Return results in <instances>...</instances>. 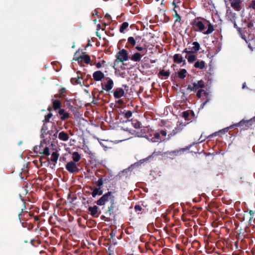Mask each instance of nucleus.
Listing matches in <instances>:
<instances>
[{"instance_id":"obj_9","label":"nucleus","mask_w":255,"mask_h":255,"mask_svg":"<svg viewBox=\"0 0 255 255\" xmlns=\"http://www.w3.org/2000/svg\"><path fill=\"white\" fill-rule=\"evenodd\" d=\"M88 211L89 214L94 218H98L101 214V211L99 210V207L96 205L89 207Z\"/></svg>"},{"instance_id":"obj_58","label":"nucleus","mask_w":255,"mask_h":255,"mask_svg":"<svg viewBox=\"0 0 255 255\" xmlns=\"http://www.w3.org/2000/svg\"><path fill=\"white\" fill-rule=\"evenodd\" d=\"M250 216H251V217H250V220H251L253 218L254 213L252 211H250Z\"/></svg>"},{"instance_id":"obj_36","label":"nucleus","mask_w":255,"mask_h":255,"mask_svg":"<svg viewBox=\"0 0 255 255\" xmlns=\"http://www.w3.org/2000/svg\"><path fill=\"white\" fill-rule=\"evenodd\" d=\"M86 78L84 79L83 81H84L85 82V85H84L86 87H88V86L87 85V84H88V81L89 80V79H90V84H92V79L91 78V76L89 74H88V75H86L85 76Z\"/></svg>"},{"instance_id":"obj_59","label":"nucleus","mask_w":255,"mask_h":255,"mask_svg":"<svg viewBox=\"0 0 255 255\" xmlns=\"http://www.w3.org/2000/svg\"><path fill=\"white\" fill-rule=\"evenodd\" d=\"M69 139V135L67 133L65 132V141Z\"/></svg>"},{"instance_id":"obj_31","label":"nucleus","mask_w":255,"mask_h":255,"mask_svg":"<svg viewBox=\"0 0 255 255\" xmlns=\"http://www.w3.org/2000/svg\"><path fill=\"white\" fill-rule=\"evenodd\" d=\"M214 30V28L213 25L211 23H209L207 30L206 31L203 32V33L205 34H209L211 33Z\"/></svg>"},{"instance_id":"obj_3","label":"nucleus","mask_w":255,"mask_h":255,"mask_svg":"<svg viewBox=\"0 0 255 255\" xmlns=\"http://www.w3.org/2000/svg\"><path fill=\"white\" fill-rule=\"evenodd\" d=\"M115 199V197L111 191H108L106 193L97 201H95V203L99 206H104L108 202H112Z\"/></svg>"},{"instance_id":"obj_60","label":"nucleus","mask_w":255,"mask_h":255,"mask_svg":"<svg viewBox=\"0 0 255 255\" xmlns=\"http://www.w3.org/2000/svg\"><path fill=\"white\" fill-rule=\"evenodd\" d=\"M176 2H178V0H174L172 2V4L174 6V7H176Z\"/></svg>"},{"instance_id":"obj_52","label":"nucleus","mask_w":255,"mask_h":255,"mask_svg":"<svg viewBox=\"0 0 255 255\" xmlns=\"http://www.w3.org/2000/svg\"><path fill=\"white\" fill-rule=\"evenodd\" d=\"M183 53H186L187 54H191L193 53L191 52V50H188L187 48H185L184 49V50L182 51Z\"/></svg>"},{"instance_id":"obj_23","label":"nucleus","mask_w":255,"mask_h":255,"mask_svg":"<svg viewBox=\"0 0 255 255\" xmlns=\"http://www.w3.org/2000/svg\"><path fill=\"white\" fill-rule=\"evenodd\" d=\"M120 115L123 116L124 118L128 120L132 117V112L131 111L124 110L121 112Z\"/></svg>"},{"instance_id":"obj_62","label":"nucleus","mask_w":255,"mask_h":255,"mask_svg":"<svg viewBox=\"0 0 255 255\" xmlns=\"http://www.w3.org/2000/svg\"><path fill=\"white\" fill-rule=\"evenodd\" d=\"M65 149L67 151H68L69 153H70V150H69V148H68V147H67H67H66V144H65Z\"/></svg>"},{"instance_id":"obj_64","label":"nucleus","mask_w":255,"mask_h":255,"mask_svg":"<svg viewBox=\"0 0 255 255\" xmlns=\"http://www.w3.org/2000/svg\"><path fill=\"white\" fill-rule=\"evenodd\" d=\"M53 67H54V69L55 70V71H58L59 70V69L58 68L55 67V66H54Z\"/></svg>"},{"instance_id":"obj_28","label":"nucleus","mask_w":255,"mask_h":255,"mask_svg":"<svg viewBox=\"0 0 255 255\" xmlns=\"http://www.w3.org/2000/svg\"><path fill=\"white\" fill-rule=\"evenodd\" d=\"M81 158V155L78 152L72 153V159L74 162H78Z\"/></svg>"},{"instance_id":"obj_22","label":"nucleus","mask_w":255,"mask_h":255,"mask_svg":"<svg viewBox=\"0 0 255 255\" xmlns=\"http://www.w3.org/2000/svg\"><path fill=\"white\" fill-rule=\"evenodd\" d=\"M115 199H114L113 201L110 202V205L108 206V211L107 213L110 215H111L114 212V209L115 208Z\"/></svg>"},{"instance_id":"obj_50","label":"nucleus","mask_w":255,"mask_h":255,"mask_svg":"<svg viewBox=\"0 0 255 255\" xmlns=\"http://www.w3.org/2000/svg\"><path fill=\"white\" fill-rule=\"evenodd\" d=\"M160 134H161L162 135L165 136L167 135V132H166V130H161L160 131Z\"/></svg>"},{"instance_id":"obj_19","label":"nucleus","mask_w":255,"mask_h":255,"mask_svg":"<svg viewBox=\"0 0 255 255\" xmlns=\"http://www.w3.org/2000/svg\"><path fill=\"white\" fill-rule=\"evenodd\" d=\"M173 62L178 64L183 62L184 65L186 64L185 60H183V58L179 54H175L173 56Z\"/></svg>"},{"instance_id":"obj_30","label":"nucleus","mask_w":255,"mask_h":255,"mask_svg":"<svg viewBox=\"0 0 255 255\" xmlns=\"http://www.w3.org/2000/svg\"><path fill=\"white\" fill-rule=\"evenodd\" d=\"M128 22H124L120 27V32L122 33L125 32V30L127 29L128 26Z\"/></svg>"},{"instance_id":"obj_53","label":"nucleus","mask_w":255,"mask_h":255,"mask_svg":"<svg viewBox=\"0 0 255 255\" xmlns=\"http://www.w3.org/2000/svg\"><path fill=\"white\" fill-rule=\"evenodd\" d=\"M116 233V231H115L114 230L112 231V232L110 234V235L111 238H113L115 236Z\"/></svg>"},{"instance_id":"obj_18","label":"nucleus","mask_w":255,"mask_h":255,"mask_svg":"<svg viewBox=\"0 0 255 255\" xmlns=\"http://www.w3.org/2000/svg\"><path fill=\"white\" fill-rule=\"evenodd\" d=\"M181 130V128H180L177 127L174 128L168 135V137L165 139V140H169L172 137L175 135L177 133L179 132ZM162 140H165V139H163Z\"/></svg>"},{"instance_id":"obj_48","label":"nucleus","mask_w":255,"mask_h":255,"mask_svg":"<svg viewBox=\"0 0 255 255\" xmlns=\"http://www.w3.org/2000/svg\"><path fill=\"white\" fill-rule=\"evenodd\" d=\"M250 7L255 10V0H252L250 5Z\"/></svg>"},{"instance_id":"obj_47","label":"nucleus","mask_w":255,"mask_h":255,"mask_svg":"<svg viewBox=\"0 0 255 255\" xmlns=\"http://www.w3.org/2000/svg\"><path fill=\"white\" fill-rule=\"evenodd\" d=\"M189 113L190 115V118L192 119L193 121L195 116V113L192 110H189Z\"/></svg>"},{"instance_id":"obj_11","label":"nucleus","mask_w":255,"mask_h":255,"mask_svg":"<svg viewBox=\"0 0 255 255\" xmlns=\"http://www.w3.org/2000/svg\"><path fill=\"white\" fill-rule=\"evenodd\" d=\"M253 121H255V117H254L253 118L250 119V120L246 121L244 120H242L239 123L231 126L230 128L234 127V126L241 127V126H243L244 125H246V127L247 128H249L250 126H251L253 125L252 123Z\"/></svg>"},{"instance_id":"obj_4","label":"nucleus","mask_w":255,"mask_h":255,"mask_svg":"<svg viewBox=\"0 0 255 255\" xmlns=\"http://www.w3.org/2000/svg\"><path fill=\"white\" fill-rule=\"evenodd\" d=\"M116 57L117 59L114 61V65H115L117 63H119L120 62H123L128 60L129 57L128 55V51L125 49L120 50L117 53ZM113 67L116 69L115 66H114Z\"/></svg>"},{"instance_id":"obj_38","label":"nucleus","mask_w":255,"mask_h":255,"mask_svg":"<svg viewBox=\"0 0 255 255\" xmlns=\"http://www.w3.org/2000/svg\"><path fill=\"white\" fill-rule=\"evenodd\" d=\"M132 125L133 127L135 128H139L141 127V123L137 121H132Z\"/></svg>"},{"instance_id":"obj_14","label":"nucleus","mask_w":255,"mask_h":255,"mask_svg":"<svg viewBox=\"0 0 255 255\" xmlns=\"http://www.w3.org/2000/svg\"><path fill=\"white\" fill-rule=\"evenodd\" d=\"M242 0H231V6L236 11H240L241 9Z\"/></svg>"},{"instance_id":"obj_29","label":"nucleus","mask_w":255,"mask_h":255,"mask_svg":"<svg viewBox=\"0 0 255 255\" xmlns=\"http://www.w3.org/2000/svg\"><path fill=\"white\" fill-rule=\"evenodd\" d=\"M58 157L59 155L56 151L53 152L50 158H49V162L52 161L53 163L56 162L58 158Z\"/></svg>"},{"instance_id":"obj_39","label":"nucleus","mask_w":255,"mask_h":255,"mask_svg":"<svg viewBox=\"0 0 255 255\" xmlns=\"http://www.w3.org/2000/svg\"><path fill=\"white\" fill-rule=\"evenodd\" d=\"M174 11L175 12L174 17L176 18L175 22H180L181 20V16L179 15V14L177 13V11L175 9H174Z\"/></svg>"},{"instance_id":"obj_63","label":"nucleus","mask_w":255,"mask_h":255,"mask_svg":"<svg viewBox=\"0 0 255 255\" xmlns=\"http://www.w3.org/2000/svg\"><path fill=\"white\" fill-rule=\"evenodd\" d=\"M64 93V88H61V90H60V94L61 95H63V94Z\"/></svg>"},{"instance_id":"obj_35","label":"nucleus","mask_w":255,"mask_h":255,"mask_svg":"<svg viewBox=\"0 0 255 255\" xmlns=\"http://www.w3.org/2000/svg\"><path fill=\"white\" fill-rule=\"evenodd\" d=\"M160 134L159 132H155L154 133V135H153V137H152V138L151 139V140L153 141V142H157L158 141V140L160 139V140H161L160 139Z\"/></svg>"},{"instance_id":"obj_37","label":"nucleus","mask_w":255,"mask_h":255,"mask_svg":"<svg viewBox=\"0 0 255 255\" xmlns=\"http://www.w3.org/2000/svg\"><path fill=\"white\" fill-rule=\"evenodd\" d=\"M128 42L131 45V47H133L136 44L135 39L133 37H129L128 38Z\"/></svg>"},{"instance_id":"obj_8","label":"nucleus","mask_w":255,"mask_h":255,"mask_svg":"<svg viewBox=\"0 0 255 255\" xmlns=\"http://www.w3.org/2000/svg\"><path fill=\"white\" fill-rule=\"evenodd\" d=\"M205 87L204 83L202 80L199 81L197 83H193V85H188L187 90L190 91H195L199 88H203Z\"/></svg>"},{"instance_id":"obj_2","label":"nucleus","mask_w":255,"mask_h":255,"mask_svg":"<svg viewBox=\"0 0 255 255\" xmlns=\"http://www.w3.org/2000/svg\"><path fill=\"white\" fill-rule=\"evenodd\" d=\"M73 60L77 61L80 65H82L83 63L89 64L91 61L90 56L85 52H82L81 55H79L78 52H76Z\"/></svg>"},{"instance_id":"obj_55","label":"nucleus","mask_w":255,"mask_h":255,"mask_svg":"<svg viewBox=\"0 0 255 255\" xmlns=\"http://www.w3.org/2000/svg\"><path fill=\"white\" fill-rule=\"evenodd\" d=\"M96 66L97 68H100L102 67V64L100 62L95 63Z\"/></svg>"},{"instance_id":"obj_5","label":"nucleus","mask_w":255,"mask_h":255,"mask_svg":"<svg viewBox=\"0 0 255 255\" xmlns=\"http://www.w3.org/2000/svg\"><path fill=\"white\" fill-rule=\"evenodd\" d=\"M188 148H180L179 149H176L173 151H167L164 153V155L168 157L171 159H174L176 156L180 155L184 151L187 150Z\"/></svg>"},{"instance_id":"obj_33","label":"nucleus","mask_w":255,"mask_h":255,"mask_svg":"<svg viewBox=\"0 0 255 255\" xmlns=\"http://www.w3.org/2000/svg\"><path fill=\"white\" fill-rule=\"evenodd\" d=\"M187 73V71L185 69H181L178 72V77L180 79H183L186 77V73Z\"/></svg>"},{"instance_id":"obj_26","label":"nucleus","mask_w":255,"mask_h":255,"mask_svg":"<svg viewBox=\"0 0 255 255\" xmlns=\"http://www.w3.org/2000/svg\"><path fill=\"white\" fill-rule=\"evenodd\" d=\"M41 166H43V164L48 165L49 163V158L47 157L46 156H42L40 157L39 159Z\"/></svg>"},{"instance_id":"obj_21","label":"nucleus","mask_w":255,"mask_h":255,"mask_svg":"<svg viewBox=\"0 0 255 255\" xmlns=\"http://www.w3.org/2000/svg\"><path fill=\"white\" fill-rule=\"evenodd\" d=\"M142 55L138 52H136L133 54L129 59L134 62H139L141 60Z\"/></svg>"},{"instance_id":"obj_27","label":"nucleus","mask_w":255,"mask_h":255,"mask_svg":"<svg viewBox=\"0 0 255 255\" xmlns=\"http://www.w3.org/2000/svg\"><path fill=\"white\" fill-rule=\"evenodd\" d=\"M182 117L186 121H190V122L193 121V119L190 118L189 110L184 111L182 113Z\"/></svg>"},{"instance_id":"obj_20","label":"nucleus","mask_w":255,"mask_h":255,"mask_svg":"<svg viewBox=\"0 0 255 255\" xmlns=\"http://www.w3.org/2000/svg\"><path fill=\"white\" fill-rule=\"evenodd\" d=\"M192 45L193 46L189 47V49L191 50V52L193 53L197 52L200 48V44L198 42L195 41L193 42Z\"/></svg>"},{"instance_id":"obj_7","label":"nucleus","mask_w":255,"mask_h":255,"mask_svg":"<svg viewBox=\"0 0 255 255\" xmlns=\"http://www.w3.org/2000/svg\"><path fill=\"white\" fill-rule=\"evenodd\" d=\"M66 168L71 173H76L79 171V169L77 166V164L73 161L68 162L66 165Z\"/></svg>"},{"instance_id":"obj_43","label":"nucleus","mask_w":255,"mask_h":255,"mask_svg":"<svg viewBox=\"0 0 255 255\" xmlns=\"http://www.w3.org/2000/svg\"><path fill=\"white\" fill-rule=\"evenodd\" d=\"M142 208L140 205H136L134 206L135 211L139 213V212L142 210Z\"/></svg>"},{"instance_id":"obj_24","label":"nucleus","mask_w":255,"mask_h":255,"mask_svg":"<svg viewBox=\"0 0 255 255\" xmlns=\"http://www.w3.org/2000/svg\"><path fill=\"white\" fill-rule=\"evenodd\" d=\"M91 194L92 197L95 198L97 195H102L103 194V191L101 190V187H96L94 189Z\"/></svg>"},{"instance_id":"obj_56","label":"nucleus","mask_w":255,"mask_h":255,"mask_svg":"<svg viewBox=\"0 0 255 255\" xmlns=\"http://www.w3.org/2000/svg\"><path fill=\"white\" fill-rule=\"evenodd\" d=\"M234 26L235 28H237L238 30H240V28L238 27L237 26V24L235 21V20L234 21Z\"/></svg>"},{"instance_id":"obj_49","label":"nucleus","mask_w":255,"mask_h":255,"mask_svg":"<svg viewBox=\"0 0 255 255\" xmlns=\"http://www.w3.org/2000/svg\"><path fill=\"white\" fill-rule=\"evenodd\" d=\"M59 138L64 140V131H62L59 134Z\"/></svg>"},{"instance_id":"obj_25","label":"nucleus","mask_w":255,"mask_h":255,"mask_svg":"<svg viewBox=\"0 0 255 255\" xmlns=\"http://www.w3.org/2000/svg\"><path fill=\"white\" fill-rule=\"evenodd\" d=\"M194 67L196 68L203 69L205 67V62L204 61H197L194 64Z\"/></svg>"},{"instance_id":"obj_10","label":"nucleus","mask_w":255,"mask_h":255,"mask_svg":"<svg viewBox=\"0 0 255 255\" xmlns=\"http://www.w3.org/2000/svg\"><path fill=\"white\" fill-rule=\"evenodd\" d=\"M191 24L195 31H203L205 29V26L201 21L195 19L192 22Z\"/></svg>"},{"instance_id":"obj_1","label":"nucleus","mask_w":255,"mask_h":255,"mask_svg":"<svg viewBox=\"0 0 255 255\" xmlns=\"http://www.w3.org/2000/svg\"><path fill=\"white\" fill-rule=\"evenodd\" d=\"M64 204L62 203L61 199L58 200L56 203V206L54 209V214H56L55 216L56 218L58 223L56 225V227L60 228L61 230H64L63 222L62 218L64 216Z\"/></svg>"},{"instance_id":"obj_15","label":"nucleus","mask_w":255,"mask_h":255,"mask_svg":"<svg viewBox=\"0 0 255 255\" xmlns=\"http://www.w3.org/2000/svg\"><path fill=\"white\" fill-rule=\"evenodd\" d=\"M93 79L96 81H101L105 77V75L101 71L98 70L93 74Z\"/></svg>"},{"instance_id":"obj_6","label":"nucleus","mask_w":255,"mask_h":255,"mask_svg":"<svg viewBox=\"0 0 255 255\" xmlns=\"http://www.w3.org/2000/svg\"><path fill=\"white\" fill-rule=\"evenodd\" d=\"M77 79H75L72 78L71 79V82L73 84H79L80 85H85V82L81 81V80H84V77L86 76V73H82L80 71H78L77 73Z\"/></svg>"},{"instance_id":"obj_16","label":"nucleus","mask_w":255,"mask_h":255,"mask_svg":"<svg viewBox=\"0 0 255 255\" xmlns=\"http://www.w3.org/2000/svg\"><path fill=\"white\" fill-rule=\"evenodd\" d=\"M41 146L35 147L34 150L35 152H39L40 154H43L45 156H47L50 155L49 149L47 147H45L43 149H41Z\"/></svg>"},{"instance_id":"obj_46","label":"nucleus","mask_w":255,"mask_h":255,"mask_svg":"<svg viewBox=\"0 0 255 255\" xmlns=\"http://www.w3.org/2000/svg\"><path fill=\"white\" fill-rule=\"evenodd\" d=\"M203 137H204V136H203V134H202L200 136V137L199 139V141L198 142L201 143V142H202L204 141H205V139L207 138V136H204V138H203Z\"/></svg>"},{"instance_id":"obj_61","label":"nucleus","mask_w":255,"mask_h":255,"mask_svg":"<svg viewBox=\"0 0 255 255\" xmlns=\"http://www.w3.org/2000/svg\"><path fill=\"white\" fill-rule=\"evenodd\" d=\"M140 165V163L136 162L134 163L133 165H131V166L133 167H138Z\"/></svg>"},{"instance_id":"obj_51","label":"nucleus","mask_w":255,"mask_h":255,"mask_svg":"<svg viewBox=\"0 0 255 255\" xmlns=\"http://www.w3.org/2000/svg\"><path fill=\"white\" fill-rule=\"evenodd\" d=\"M105 17L109 21H111L112 20V18H111V15L109 13H107L105 14Z\"/></svg>"},{"instance_id":"obj_40","label":"nucleus","mask_w":255,"mask_h":255,"mask_svg":"<svg viewBox=\"0 0 255 255\" xmlns=\"http://www.w3.org/2000/svg\"><path fill=\"white\" fill-rule=\"evenodd\" d=\"M71 100H68L67 98L65 97V103H66L67 108L71 110L73 108V106L71 104Z\"/></svg>"},{"instance_id":"obj_34","label":"nucleus","mask_w":255,"mask_h":255,"mask_svg":"<svg viewBox=\"0 0 255 255\" xmlns=\"http://www.w3.org/2000/svg\"><path fill=\"white\" fill-rule=\"evenodd\" d=\"M159 75L162 77H164L165 79H167L170 76V72L169 71H165L164 70H160L159 72Z\"/></svg>"},{"instance_id":"obj_41","label":"nucleus","mask_w":255,"mask_h":255,"mask_svg":"<svg viewBox=\"0 0 255 255\" xmlns=\"http://www.w3.org/2000/svg\"><path fill=\"white\" fill-rule=\"evenodd\" d=\"M203 94L205 95L206 94L205 91L202 89L199 90L197 93L196 96L198 98H200L202 97Z\"/></svg>"},{"instance_id":"obj_57","label":"nucleus","mask_w":255,"mask_h":255,"mask_svg":"<svg viewBox=\"0 0 255 255\" xmlns=\"http://www.w3.org/2000/svg\"><path fill=\"white\" fill-rule=\"evenodd\" d=\"M69 117L70 116L69 113L65 112V120L69 118Z\"/></svg>"},{"instance_id":"obj_42","label":"nucleus","mask_w":255,"mask_h":255,"mask_svg":"<svg viewBox=\"0 0 255 255\" xmlns=\"http://www.w3.org/2000/svg\"><path fill=\"white\" fill-rule=\"evenodd\" d=\"M104 183V180L102 178H100L99 179L98 181L96 183L97 185L98 186V187H101L103 185Z\"/></svg>"},{"instance_id":"obj_13","label":"nucleus","mask_w":255,"mask_h":255,"mask_svg":"<svg viewBox=\"0 0 255 255\" xmlns=\"http://www.w3.org/2000/svg\"><path fill=\"white\" fill-rule=\"evenodd\" d=\"M108 79H109L105 86H104V84L103 83H101L102 89L101 91L100 92V93H102L104 90H106L107 92H109L113 88L114 82L113 80L110 78Z\"/></svg>"},{"instance_id":"obj_32","label":"nucleus","mask_w":255,"mask_h":255,"mask_svg":"<svg viewBox=\"0 0 255 255\" xmlns=\"http://www.w3.org/2000/svg\"><path fill=\"white\" fill-rule=\"evenodd\" d=\"M185 58L187 59L188 62L190 63H193L196 61L197 59L196 56L193 54L190 55H186L185 56Z\"/></svg>"},{"instance_id":"obj_45","label":"nucleus","mask_w":255,"mask_h":255,"mask_svg":"<svg viewBox=\"0 0 255 255\" xmlns=\"http://www.w3.org/2000/svg\"><path fill=\"white\" fill-rule=\"evenodd\" d=\"M52 116V114L51 113H49L48 115L45 116V121L46 122H49V119L51 118Z\"/></svg>"},{"instance_id":"obj_54","label":"nucleus","mask_w":255,"mask_h":255,"mask_svg":"<svg viewBox=\"0 0 255 255\" xmlns=\"http://www.w3.org/2000/svg\"><path fill=\"white\" fill-rule=\"evenodd\" d=\"M135 48L139 51H141L144 49L143 47L138 46H136Z\"/></svg>"},{"instance_id":"obj_12","label":"nucleus","mask_w":255,"mask_h":255,"mask_svg":"<svg viewBox=\"0 0 255 255\" xmlns=\"http://www.w3.org/2000/svg\"><path fill=\"white\" fill-rule=\"evenodd\" d=\"M53 107L55 110L60 109L59 114L61 115V119L64 120V109H60L61 103L57 100L53 101Z\"/></svg>"},{"instance_id":"obj_17","label":"nucleus","mask_w":255,"mask_h":255,"mask_svg":"<svg viewBox=\"0 0 255 255\" xmlns=\"http://www.w3.org/2000/svg\"><path fill=\"white\" fill-rule=\"evenodd\" d=\"M125 94V91L123 88H118L115 90L114 92V97L116 99H119Z\"/></svg>"},{"instance_id":"obj_44","label":"nucleus","mask_w":255,"mask_h":255,"mask_svg":"<svg viewBox=\"0 0 255 255\" xmlns=\"http://www.w3.org/2000/svg\"><path fill=\"white\" fill-rule=\"evenodd\" d=\"M254 24L252 21L248 22L247 27L250 29H254Z\"/></svg>"}]
</instances>
